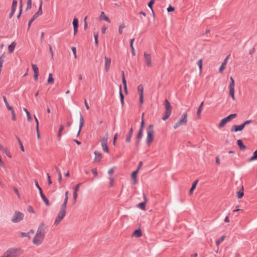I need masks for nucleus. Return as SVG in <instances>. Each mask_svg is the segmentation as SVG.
Masks as SVG:
<instances>
[{
    "label": "nucleus",
    "instance_id": "obj_61",
    "mask_svg": "<svg viewBox=\"0 0 257 257\" xmlns=\"http://www.w3.org/2000/svg\"><path fill=\"white\" fill-rule=\"evenodd\" d=\"M28 113L26 114L27 119L28 121H30L32 120V117L31 116L30 113L29 112H27Z\"/></svg>",
    "mask_w": 257,
    "mask_h": 257
},
{
    "label": "nucleus",
    "instance_id": "obj_34",
    "mask_svg": "<svg viewBox=\"0 0 257 257\" xmlns=\"http://www.w3.org/2000/svg\"><path fill=\"white\" fill-rule=\"evenodd\" d=\"M42 200L45 202V204L46 205H49V201L48 198L45 196V195L44 194H42L40 195Z\"/></svg>",
    "mask_w": 257,
    "mask_h": 257
},
{
    "label": "nucleus",
    "instance_id": "obj_6",
    "mask_svg": "<svg viewBox=\"0 0 257 257\" xmlns=\"http://www.w3.org/2000/svg\"><path fill=\"white\" fill-rule=\"evenodd\" d=\"M237 116L236 113H232L228 115L227 116L222 119L218 125V127L221 128L225 125V124L231 119L236 117Z\"/></svg>",
    "mask_w": 257,
    "mask_h": 257
},
{
    "label": "nucleus",
    "instance_id": "obj_58",
    "mask_svg": "<svg viewBox=\"0 0 257 257\" xmlns=\"http://www.w3.org/2000/svg\"><path fill=\"white\" fill-rule=\"evenodd\" d=\"M15 12H16V10L12 9H11V13H10V15H9V18L10 19L12 18L13 17Z\"/></svg>",
    "mask_w": 257,
    "mask_h": 257
},
{
    "label": "nucleus",
    "instance_id": "obj_54",
    "mask_svg": "<svg viewBox=\"0 0 257 257\" xmlns=\"http://www.w3.org/2000/svg\"><path fill=\"white\" fill-rule=\"evenodd\" d=\"M10 111H11V113L12 114V119L13 120H15L16 119V116L14 108H13L12 110H10Z\"/></svg>",
    "mask_w": 257,
    "mask_h": 257
},
{
    "label": "nucleus",
    "instance_id": "obj_17",
    "mask_svg": "<svg viewBox=\"0 0 257 257\" xmlns=\"http://www.w3.org/2000/svg\"><path fill=\"white\" fill-rule=\"evenodd\" d=\"M133 134V128L132 127L130 128V129L129 130V132L127 135V136H126V138L125 139L126 142L130 143L131 142Z\"/></svg>",
    "mask_w": 257,
    "mask_h": 257
},
{
    "label": "nucleus",
    "instance_id": "obj_20",
    "mask_svg": "<svg viewBox=\"0 0 257 257\" xmlns=\"http://www.w3.org/2000/svg\"><path fill=\"white\" fill-rule=\"evenodd\" d=\"M16 45V42L14 41L9 46L8 49L9 53H11L13 52Z\"/></svg>",
    "mask_w": 257,
    "mask_h": 257
},
{
    "label": "nucleus",
    "instance_id": "obj_26",
    "mask_svg": "<svg viewBox=\"0 0 257 257\" xmlns=\"http://www.w3.org/2000/svg\"><path fill=\"white\" fill-rule=\"evenodd\" d=\"M68 200V191L65 193V198L63 203L61 205L67 207V204Z\"/></svg>",
    "mask_w": 257,
    "mask_h": 257
},
{
    "label": "nucleus",
    "instance_id": "obj_27",
    "mask_svg": "<svg viewBox=\"0 0 257 257\" xmlns=\"http://www.w3.org/2000/svg\"><path fill=\"white\" fill-rule=\"evenodd\" d=\"M134 41H135V38H133V39L131 40V41H130V47H131V48L132 53L133 55L135 56L136 53H135V48H134V46H133V43H134Z\"/></svg>",
    "mask_w": 257,
    "mask_h": 257
},
{
    "label": "nucleus",
    "instance_id": "obj_11",
    "mask_svg": "<svg viewBox=\"0 0 257 257\" xmlns=\"http://www.w3.org/2000/svg\"><path fill=\"white\" fill-rule=\"evenodd\" d=\"M84 120L82 114L81 113H80L79 127V131L76 135L77 137L79 136V135L80 133L81 130L82 129V127H83V126L84 125Z\"/></svg>",
    "mask_w": 257,
    "mask_h": 257
},
{
    "label": "nucleus",
    "instance_id": "obj_44",
    "mask_svg": "<svg viewBox=\"0 0 257 257\" xmlns=\"http://www.w3.org/2000/svg\"><path fill=\"white\" fill-rule=\"evenodd\" d=\"M125 27V26L124 24H121L119 26L118 33L119 34H121L122 33V30Z\"/></svg>",
    "mask_w": 257,
    "mask_h": 257
},
{
    "label": "nucleus",
    "instance_id": "obj_8",
    "mask_svg": "<svg viewBox=\"0 0 257 257\" xmlns=\"http://www.w3.org/2000/svg\"><path fill=\"white\" fill-rule=\"evenodd\" d=\"M230 82L228 86L229 94L233 100H235L234 96V81L232 77H230Z\"/></svg>",
    "mask_w": 257,
    "mask_h": 257
},
{
    "label": "nucleus",
    "instance_id": "obj_22",
    "mask_svg": "<svg viewBox=\"0 0 257 257\" xmlns=\"http://www.w3.org/2000/svg\"><path fill=\"white\" fill-rule=\"evenodd\" d=\"M138 172V170H135L132 173V178L133 180V184H134L137 183V176Z\"/></svg>",
    "mask_w": 257,
    "mask_h": 257
},
{
    "label": "nucleus",
    "instance_id": "obj_30",
    "mask_svg": "<svg viewBox=\"0 0 257 257\" xmlns=\"http://www.w3.org/2000/svg\"><path fill=\"white\" fill-rule=\"evenodd\" d=\"M138 93L139 94V95H143V93H144V87H143V85L142 84H140L138 86Z\"/></svg>",
    "mask_w": 257,
    "mask_h": 257
},
{
    "label": "nucleus",
    "instance_id": "obj_51",
    "mask_svg": "<svg viewBox=\"0 0 257 257\" xmlns=\"http://www.w3.org/2000/svg\"><path fill=\"white\" fill-rule=\"evenodd\" d=\"M94 41H95V44L96 46L98 45V34L97 33H95L94 34Z\"/></svg>",
    "mask_w": 257,
    "mask_h": 257
},
{
    "label": "nucleus",
    "instance_id": "obj_19",
    "mask_svg": "<svg viewBox=\"0 0 257 257\" xmlns=\"http://www.w3.org/2000/svg\"><path fill=\"white\" fill-rule=\"evenodd\" d=\"M237 144L238 147L239 148V149L241 151H244L246 147L243 144V142L241 140H238L237 141Z\"/></svg>",
    "mask_w": 257,
    "mask_h": 257
},
{
    "label": "nucleus",
    "instance_id": "obj_56",
    "mask_svg": "<svg viewBox=\"0 0 257 257\" xmlns=\"http://www.w3.org/2000/svg\"><path fill=\"white\" fill-rule=\"evenodd\" d=\"M72 51L73 54L74 55V58H77V54H76V48L74 47H73L72 48Z\"/></svg>",
    "mask_w": 257,
    "mask_h": 257
},
{
    "label": "nucleus",
    "instance_id": "obj_41",
    "mask_svg": "<svg viewBox=\"0 0 257 257\" xmlns=\"http://www.w3.org/2000/svg\"><path fill=\"white\" fill-rule=\"evenodd\" d=\"M138 206L142 210H145V208H146V203L145 202H141L138 205Z\"/></svg>",
    "mask_w": 257,
    "mask_h": 257
},
{
    "label": "nucleus",
    "instance_id": "obj_36",
    "mask_svg": "<svg viewBox=\"0 0 257 257\" xmlns=\"http://www.w3.org/2000/svg\"><path fill=\"white\" fill-rule=\"evenodd\" d=\"M16 137L17 140H18L19 144L20 146L21 150L23 152H24L25 150H24V146L23 145L22 142H21V141L20 140V138L18 136H16Z\"/></svg>",
    "mask_w": 257,
    "mask_h": 257
},
{
    "label": "nucleus",
    "instance_id": "obj_38",
    "mask_svg": "<svg viewBox=\"0 0 257 257\" xmlns=\"http://www.w3.org/2000/svg\"><path fill=\"white\" fill-rule=\"evenodd\" d=\"M63 218L61 217V216H59L57 215L56 219L54 222V224L57 225L58 224Z\"/></svg>",
    "mask_w": 257,
    "mask_h": 257
},
{
    "label": "nucleus",
    "instance_id": "obj_15",
    "mask_svg": "<svg viewBox=\"0 0 257 257\" xmlns=\"http://www.w3.org/2000/svg\"><path fill=\"white\" fill-rule=\"evenodd\" d=\"M66 206L61 205L60 207V210L59 212L58 215L64 218L66 214Z\"/></svg>",
    "mask_w": 257,
    "mask_h": 257
},
{
    "label": "nucleus",
    "instance_id": "obj_21",
    "mask_svg": "<svg viewBox=\"0 0 257 257\" xmlns=\"http://www.w3.org/2000/svg\"><path fill=\"white\" fill-rule=\"evenodd\" d=\"M122 81L124 89L126 92H127V85H126V81L125 78L124 72H122Z\"/></svg>",
    "mask_w": 257,
    "mask_h": 257
},
{
    "label": "nucleus",
    "instance_id": "obj_48",
    "mask_svg": "<svg viewBox=\"0 0 257 257\" xmlns=\"http://www.w3.org/2000/svg\"><path fill=\"white\" fill-rule=\"evenodd\" d=\"M22 12V0H20V12L18 15L17 16V18H19L21 15Z\"/></svg>",
    "mask_w": 257,
    "mask_h": 257
},
{
    "label": "nucleus",
    "instance_id": "obj_47",
    "mask_svg": "<svg viewBox=\"0 0 257 257\" xmlns=\"http://www.w3.org/2000/svg\"><path fill=\"white\" fill-rule=\"evenodd\" d=\"M119 96H120V100L124 99V95H123V94L122 93V92L121 86V85H120V86H119Z\"/></svg>",
    "mask_w": 257,
    "mask_h": 257
},
{
    "label": "nucleus",
    "instance_id": "obj_18",
    "mask_svg": "<svg viewBox=\"0 0 257 257\" xmlns=\"http://www.w3.org/2000/svg\"><path fill=\"white\" fill-rule=\"evenodd\" d=\"M94 154L95 155L94 161L100 162L101 160V156H102L101 153L95 151L94 152Z\"/></svg>",
    "mask_w": 257,
    "mask_h": 257
},
{
    "label": "nucleus",
    "instance_id": "obj_63",
    "mask_svg": "<svg viewBox=\"0 0 257 257\" xmlns=\"http://www.w3.org/2000/svg\"><path fill=\"white\" fill-rule=\"evenodd\" d=\"M91 171H92V173H93V174L95 176H96L97 175V170L96 168L92 169Z\"/></svg>",
    "mask_w": 257,
    "mask_h": 257
},
{
    "label": "nucleus",
    "instance_id": "obj_5",
    "mask_svg": "<svg viewBox=\"0 0 257 257\" xmlns=\"http://www.w3.org/2000/svg\"><path fill=\"white\" fill-rule=\"evenodd\" d=\"M187 122V113L184 112L180 118L179 120L175 124L174 128L176 129L181 125H185Z\"/></svg>",
    "mask_w": 257,
    "mask_h": 257
},
{
    "label": "nucleus",
    "instance_id": "obj_62",
    "mask_svg": "<svg viewBox=\"0 0 257 257\" xmlns=\"http://www.w3.org/2000/svg\"><path fill=\"white\" fill-rule=\"evenodd\" d=\"M49 51L51 53V56H52V57H53L54 53L53 52L52 46L50 45H49Z\"/></svg>",
    "mask_w": 257,
    "mask_h": 257
},
{
    "label": "nucleus",
    "instance_id": "obj_35",
    "mask_svg": "<svg viewBox=\"0 0 257 257\" xmlns=\"http://www.w3.org/2000/svg\"><path fill=\"white\" fill-rule=\"evenodd\" d=\"M155 0H150V2L148 4V6L149 7V8L152 10L153 15H154V12L153 9V5L155 3Z\"/></svg>",
    "mask_w": 257,
    "mask_h": 257
},
{
    "label": "nucleus",
    "instance_id": "obj_49",
    "mask_svg": "<svg viewBox=\"0 0 257 257\" xmlns=\"http://www.w3.org/2000/svg\"><path fill=\"white\" fill-rule=\"evenodd\" d=\"M20 234L22 237H28L29 238H30V232H22L20 233Z\"/></svg>",
    "mask_w": 257,
    "mask_h": 257
},
{
    "label": "nucleus",
    "instance_id": "obj_10",
    "mask_svg": "<svg viewBox=\"0 0 257 257\" xmlns=\"http://www.w3.org/2000/svg\"><path fill=\"white\" fill-rule=\"evenodd\" d=\"M144 58L145 62L148 67L152 66V58L150 54L147 53L146 52L144 53Z\"/></svg>",
    "mask_w": 257,
    "mask_h": 257
},
{
    "label": "nucleus",
    "instance_id": "obj_25",
    "mask_svg": "<svg viewBox=\"0 0 257 257\" xmlns=\"http://www.w3.org/2000/svg\"><path fill=\"white\" fill-rule=\"evenodd\" d=\"M100 18L101 19H103L105 21L107 22H110V19H109V18L108 17H107L104 13L103 12H101V14H100Z\"/></svg>",
    "mask_w": 257,
    "mask_h": 257
},
{
    "label": "nucleus",
    "instance_id": "obj_3",
    "mask_svg": "<svg viewBox=\"0 0 257 257\" xmlns=\"http://www.w3.org/2000/svg\"><path fill=\"white\" fill-rule=\"evenodd\" d=\"M154 133V125L153 124H150L147 129V136L146 139V143L148 146L153 141Z\"/></svg>",
    "mask_w": 257,
    "mask_h": 257
},
{
    "label": "nucleus",
    "instance_id": "obj_53",
    "mask_svg": "<svg viewBox=\"0 0 257 257\" xmlns=\"http://www.w3.org/2000/svg\"><path fill=\"white\" fill-rule=\"evenodd\" d=\"M32 7V0H28L26 9H30Z\"/></svg>",
    "mask_w": 257,
    "mask_h": 257
},
{
    "label": "nucleus",
    "instance_id": "obj_50",
    "mask_svg": "<svg viewBox=\"0 0 257 257\" xmlns=\"http://www.w3.org/2000/svg\"><path fill=\"white\" fill-rule=\"evenodd\" d=\"M82 183H80L76 185L73 187L74 191L78 192L80 186L81 185Z\"/></svg>",
    "mask_w": 257,
    "mask_h": 257
},
{
    "label": "nucleus",
    "instance_id": "obj_64",
    "mask_svg": "<svg viewBox=\"0 0 257 257\" xmlns=\"http://www.w3.org/2000/svg\"><path fill=\"white\" fill-rule=\"evenodd\" d=\"M47 178H48V183L49 185H51L52 184V181L50 179V176L49 173L47 174Z\"/></svg>",
    "mask_w": 257,
    "mask_h": 257
},
{
    "label": "nucleus",
    "instance_id": "obj_55",
    "mask_svg": "<svg viewBox=\"0 0 257 257\" xmlns=\"http://www.w3.org/2000/svg\"><path fill=\"white\" fill-rule=\"evenodd\" d=\"M196 186L195 184H192V186L189 190V194H191L193 192L194 190L196 188Z\"/></svg>",
    "mask_w": 257,
    "mask_h": 257
},
{
    "label": "nucleus",
    "instance_id": "obj_16",
    "mask_svg": "<svg viewBox=\"0 0 257 257\" xmlns=\"http://www.w3.org/2000/svg\"><path fill=\"white\" fill-rule=\"evenodd\" d=\"M0 151H2L3 153L6 154L8 157L10 158H12V155L11 153L7 150V149L2 145H0Z\"/></svg>",
    "mask_w": 257,
    "mask_h": 257
},
{
    "label": "nucleus",
    "instance_id": "obj_2",
    "mask_svg": "<svg viewBox=\"0 0 257 257\" xmlns=\"http://www.w3.org/2000/svg\"><path fill=\"white\" fill-rule=\"evenodd\" d=\"M21 254L20 249L11 248L9 249L1 257H18Z\"/></svg>",
    "mask_w": 257,
    "mask_h": 257
},
{
    "label": "nucleus",
    "instance_id": "obj_40",
    "mask_svg": "<svg viewBox=\"0 0 257 257\" xmlns=\"http://www.w3.org/2000/svg\"><path fill=\"white\" fill-rule=\"evenodd\" d=\"M47 81H48V83H51V84L53 83L54 79L53 78L52 73H49V77H48Z\"/></svg>",
    "mask_w": 257,
    "mask_h": 257
},
{
    "label": "nucleus",
    "instance_id": "obj_33",
    "mask_svg": "<svg viewBox=\"0 0 257 257\" xmlns=\"http://www.w3.org/2000/svg\"><path fill=\"white\" fill-rule=\"evenodd\" d=\"M256 160H257V150L253 152L252 156L249 159L248 162H252Z\"/></svg>",
    "mask_w": 257,
    "mask_h": 257
},
{
    "label": "nucleus",
    "instance_id": "obj_24",
    "mask_svg": "<svg viewBox=\"0 0 257 257\" xmlns=\"http://www.w3.org/2000/svg\"><path fill=\"white\" fill-rule=\"evenodd\" d=\"M142 235V231L140 228L135 230L133 232V235L137 237H141Z\"/></svg>",
    "mask_w": 257,
    "mask_h": 257
},
{
    "label": "nucleus",
    "instance_id": "obj_23",
    "mask_svg": "<svg viewBox=\"0 0 257 257\" xmlns=\"http://www.w3.org/2000/svg\"><path fill=\"white\" fill-rule=\"evenodd\" d=\"M230 131L231 132H237L241 130L239 125H233L231 126Z\"/></svg>",
    "mask_w": 257,
    "mask_h": 257
},
{
    "label": "nucleus",
    "instance_id": "obj_42",
    "mask_svg": "<svg viewBox=\"0 0 257 257\" xmlns=\"http://www.w3.org/2000/svg\"><path fill=\"white\" fill-rule=\"evenodd\" d=\"M144 114L142 115V119L141 123V126L139 130L143 131L145 126V121L143 119Z\"/></svg>",
    "mask_w": 257,
    "mask_h": 257
},
{
    "label": "nucleus",
    "instance_id": "obj_45",
    "mask_svg": "<svg viewBox=\"0 0 257 257\" xmlns=\"http://www.w3.org/2000/svg\"><path fill=\"white\" fill-rule=\"evenodd\" d=\"M63 130H64V126L63 125H60L59 128L58 133V136L59 137H60L61 136V133Z\"/></svg>",
    "mask_w": 257,
    "mask_h": 257
},
{
    "label": "nucleus",
    "instance_id": "obj_13",
    "mask_svg": "<svg viewBox=\"0 0 257 257\" xmlns=\"http://www.w3.org/2000/svg\"><path fill=\"white\" fill-rule=\"evenodd\" d=\"M104 59H105V70L106 72H108L109 69V67H110V63H111V59L109 58H108L107 57H105Z\"/></svg>",
    "mask_w": 257,
    "mask_h": 257
},
{
    "label": "nucleus",
    "instance_id": "obj_59",
    "mask_svg": "<svg viewBox=\"0 0 257 257\" xmlns=\"http://www.w3.org/2000/svg\"><path fill=\"white\" fill-rule=\"evenodd\" d=\"M171 112H172V110L166 109L164 114L167 115V116H168L169 117L171 114Z\"/></svg>",
    "mask_w": 257,
    "mask_h": 257
},
{
    "label": "nucleus",
    "instance_id": "obj_60",
    "mask_svg": "<svg viewBox=\"0 0 257 257\" xmlns=\"http://www.w3.org/2000/svg\"><path fill=\"white\" fill-rule=\"evenodd\" d=\"M73 199L74 201L75 202L77 200L78 195H77V192L74 191L73 194Z\"/></svg>",
    "mask_w": 257,
    "mask_h": 257
},
{
    "label": "nucleus",
    "instance_id": "obj_4",
    "mask_svg": "<svg viewBox=\"0 0 257 257\" xmlns=\"http://www.w3.org/2000/svg\"><path fill=\"white\" fill-rule=\"evenodd\" d=\"M42 4L43 2L42 0L40 1V6L39 7L38 11L35 13L34 15L33 16L32 18L28 22V30L30 29V26L32 22L39 16H41L42 14Z\"/></svg>",
    "mask_w": 257,
    "mask_h": 257
},
{
    "label": "nucleus",
    "instance_id": "obj_37",
    "mask_svg": "<svg viewBox=\"0 0 257 257\" xmlns=\"http://www.w3.org/2000/svg\"><path fill=\"white\" fill-rule=\"evenodd\" d=\"M143 136V131L139 130L138 134L137 136L136 139L139 140H142Z\"/></svg>",
    "mask_w": 257,
    "mask_h": 257
},
{
    "label": "nucleus",
    "instance_id": "obj_9",
    "mask_svg": "<svg viewBox=\"0 0 257 257\" xmlns=\"http://www.w3.org/2000/svg\"><path fill=\"white\" fill-rule=\"evenodd\" d=\"M101 145L104 152H108V147L107 146V136L104 137L101 140Z\"/></svg>",
    "mask_w": 257,
    "mask_h": 257
},
{
    "label": "nucleus",
    "instance_id": "obj_7",
    "mask_svg": "<svg viewBox=\"0 0 257 257\" xmlns=\"http://www.w3.org/2000/svg\"><path fill=\"white\" fill-rule=\"evenodd\" d=\"M24 214L20 211H16L12 219V221L14 223H18L24 218Z\"/></svg>",
    "mask_w": 257,
    "mask_h": 257
},
{
    "label": "nucleus",
    "instance_id": "obj_32",
    "mask_svg": "<svg viewBox=\"0 0 257 257\" xmlns=\"http://www.w3.org/2000/svg\"><path fill=\"white\" fill-rule=\"evenodd\" d=\"M3 98L4 101L6 104V106L7 109L9 110H12L13 108L9 105L6 96H4L3 97Z\"/></svg>",
    "mask_w": 257,
    "mask_h": 257
},
{
    "label": "nucleus",
    "instance_id": "obj_12",
    "mask_svg": "<svg viewBox=\"0 0 257 257\" xmlns=\"http://www.w3.org/2000/svg\"><path fill=\"white\" fill-rule=\"evenodd\" d=\"M72 24L74 29V35H75L78 31V20L77 18H74L73 20Z\"/></svg>",
    "mask_w": 257,
    "mask_h": 257
},
{
    "label": "nucleus",
    "instance_id": "obj_46",
    "mask_svg": "<svg viewBox=\"0 0 257 257\" xmlns=\"http://www.w3.org/2000/svg\"><path fill=\"white\" fill-rule=\"evenodd\" d=\"M17 3H17V0H13V2H12V5L11 9H12L16 10V7H17Z\"/></svg>",
    "mask_w": 257,
    "mask_h": 257
},
{
    "label": "nucleus",
    "instance_id": "obj_52",
    "mask_svg": "<svg viewBox=\"0 0 257 257\" xmlns=\"http://www.w3.org/2000/svg\"><path fill=\"white\" fill-rule=\"evenodd\" d=\"M197 65L199 66L200 71L202 70V60L201 59L197 62Z\"/></svg>",
    "mask_w": 257,
    "mask_h": 257
},
{
    "label": "nucleus",
    "instance_id": "obj_14",
    "mask_svg": "<svg viewBox=\"0 0 257 257\" xmlns=\"http://www.w3.org/2000/svg\"><path fill=\"white\" fill-rule=\"evenodd\" d=\"M230 57V55H228L224 60V61H223V62L222 63L219 69V72H222V71L225 68V67L227 64V61H228V59H229Z\"/></svg>",
    "mask_w": 257,
    "mask_h": 257
},
{
    "label": "nucleus",
    "instance_id": "obj_29",
    "mask_svg": "<svg viewBox=\"0 0 257 257\" xmlns=\"http://www.w3.org/2000/svg\"><path fill=\"white\" fill-rule=\"evenodd\" d=\"M164 105L166 109L171 110V104L168 99H166L164 102Z\"/></svg>",
    "mask_w": 257,
    "mask_h": 257
},
{
    "label": "nucleus",
    "instance_id": "obj_43",
    "mask_svg": "<svg viewBox=\"0 0 257 257\" xmlns=\"http://www.w3.org/2000/svg\"><path fill=\"white\" fill-rule=\"evenodd\" d=\"M225 236H222L219 239L216 240V244L217 245H219L220 243L224 240Z\"/></svg>",
    "mask_w": 257,
    "mask_h": 257
},
{
    "label": "nucleus",
    "instance_id": "obj_28",
    "mask_svg": "<svg viewBox=\"0 0 257 257\" xmlns=\"http://www.w3.org/2000/svg\"><path fill=\"white\" fill-rule=\"evenodd\" d=\"M203 103H204V101H202L201 103V104H200V105L199 106V107H198V108L197 109V115L198 117L200 116L201 112V111H202V106L203 105Z\"/></svg>",
    "mask_w": 257,
    "mask_h": 257
},
{
    "label": "nucleus",
    "instance_id": "obj_31",
    "mask_svg": "<svg viewBox=\"0 0 257 257\" xmlns=\"http://www.w3.org/2000/svg\"><path fill=\"white\" fill-rule=\"evenodd\" d=\"M244 195L243 187H242L241 189H240L237 193V197L238 199L241 198Z\"/></svg>",
    "mask_w": 257,
    "mask_h": 257
},
{
    "label": "nucleus",
    "instance_id": "obj_39",
    "mask_svg": "<svg viewBox=\"0 0 257 257\" xmlns=\"http://www.w3.org/2000/svg\"><path fill=\"white\" fill-rule=\"evenodd\" d=\"M32 67L33 70L34 71V73H39V69L36 64H32Z\"/></svg>",
    "mask_w": 257,
    "mask_h": 257
},
{
    "label": "nucleus",
    "instance_id": "obj_1",
    "mask_svg": "<svg viewBox=\"0 0 257 257\" xmlns=\"http://www.w3.org/2000/svg\"><path fill=\"white\" fill-rule=\"evenodd\" d=\"M45 224L41 222L37 229L36 234L33 239V242L36 245L41 244L45 237Z\"/></svg>",
    "mask_w": 257,
    "mask_h": 257
},
{
    "label": "nucleus",
    "instance_id": "obj_57",
    "mask_svg": "<svg viewBox=\"0 0 257 257\" xmlns=\"http://www.w3.org/2000/svg\"><path fill=\"white\" fill-rule=\"evenodd\" d=\"M167 12H168V13H169V12H171L174 11V10H175V8H174L173 7L171 6V5H170V6L168 7V8H167Z\"/></svg>",
    "mask_w": 257,
    "mask_h": 257
}]
</instances>
